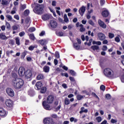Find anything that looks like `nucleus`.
<instances>
[{
	"label": "nucleus",
	"mask_w": 124,
	"mask_h": 124,
	"mask_svg": "<svg viewBox=\"0 0 124 124\" xmlns=\"http://www.w3.org/2000/svg\"><path fill=\"white\" fill-rule=\"evenodd\" d=\"M78 105V103H76L74 104H73L71 106V108H74V107H76V106H77V105Z\"/></svg>",
	"instance_id": "nucleus-59"
},
{
	"label": "nucleus",
	"mask_w": 124,
	"mask_h": 124,
	"mask_svg": "<svg viewBox=\"0 0 124 124\" xmlns=\"http://www.w3.org/2000/svg\"><path fill=\"white\" fill-rule=\"evenodd\" d=\"M42 10H43V5L42 4H36L33 9V12L36 14H42Z\"/></svg>",
	"instance_id": "nucleus-3"
},
{
	"label": "nucleus",
	"mask_w": 124,
	"mask_h": 124,
	"mask_svg": "<svg viewBox=\"0 0 124 124\" xmlns=\"http://www.w3.org/2000/svg\"><path fill=\"white\" fill-rule=\"evenodd\" d=\"M108 48H107V46H103V48H102V50L103 51H107Z\"/></svg>",
	"instance_id": "nucleus-60"
},
{
	"label": "nucleus",
	"mask_w": 124,
	"mask_h": 124,
	"mask_svg": "<svg viewBox=\"0 0 124 124\" xmlns=\"http://www.w3.org/2000/svg\"><path fill=\"white\" fill-rule=\"evenodd\" d=\"M98 23L101 28H103V29H106V24H105L103 21H101V20H99Z\"/></svg>",
	"instance_id": "nucleus-15"
},
{
	"label": "nucleus",
	"mask_w": 124,
	"mask_h": 124,
	"mask_svg": "<svg viewBox=\"0 0 124 124\" xmlns=\"http://www.w3.org/2000/svg\"><path fill=\"white\" fill-rule=\"evenodd\" d=\"M28 31L30 32H33V31H35V28L34 27H31L29 29Z\"/></svg>",
	"instance_id": "nucleus-35"
},
{
	"label": "nucleus",
	"mask_w": 124,
	"mask_h": 124,
	"mask_svg": "<svg viewBox=\"0 0 124 124\" xmlns=\"http://www.w3.org/2000/svg\"><path fill=\"white\" fill-rule=\"evenodd\" d=\"M114 35L113 33H108V37L110 39L113 38L114 37Z\"/></svg>",
	"instance_id": "nucleus-46"
},
{
	"label": "nucleus",
	"mask_w": 124,
	"mask_h": 124,
	"mask_svg": "<svg viewBox=\"0 0 124 124\" xmlns=\"http://www.w3.org/2000/svg\"><path fill=\"white\" fill-rule=\"evenodd\" d=\"M15 40L16 44L19 46L20 45V38L19 37H16Z\"/></svg>",
	"instance_id": "nucleus-28"
},
{
	"label": "nucleus",
	"mask_w": 124,
	"mask_h": 124,
	"mask_svg": "<svg viewBox=\"0 0 124 124\" xmlns=\"http://www.w3.org/2000/svg\"><path fill=\"white\" fill-rule=\"evenodd\" d=\"M25 34H26V33L24 31H22L19 33V35L20 37H22V36H24Z\"/></svg>",
	"instance_id": "nucleus-41"
},
{
	"label": "nucleus",
	"mask_w": 124,
	"mask_h": 124,
	"mask_svg": "<svg viewBox=\"0 0 124 124\" xmlns=\"http://www.w3.org/2000/svg\"><path fill=\"white\" fill-rule=\"evenodd\" d=\"M52 6H56L57 5V1L54 0L52 2Z\"/></svg>",
	"instance_id": "nucleus-53"
},
{
	"label": "nucleus",
	"mask_w": 124,
	"mask_h": 124,
	"mask_svg": "<svg viewBox=\"0 0 124 124\" xmlns=\"http://www.w3.org/2000/svg\"><path fill=\"white\" fill-rule=\"evenodd\" d=\"M64 21L65 23H67L69 21L68 17H67V15L66 14L64 15Z\"/></svg>",
	"instance_id": "nucleus-34"
},
{
	"label": "nucleus",
	"mask_w": 124,
	"mask_h": 124,
	"mask_svg": "<svg viewBox=\"0 0 124 124\" xmlns=\"http://www.w3.org/2000/svg\"><path fill=\"white\" fill-rule=\"evenodd\" d=\"M6 91L9 96H11L12 97H13V96H14L15 93L14 91H13V89L11 88H7Z\"/></svg>",
	"instance_id": "nucleus-6"
},
{
	"label": "nucleus",
	"mask_w": 124,
	"mask_h": 124,
	"mask_svg": "<svg viewBox=\"0 0 124 124\" xmlns=\"http://www.w3.org/2000/svg\"><path fill=\"white\" fill-rule=\"evenodd\" d=\"M61 75L62 76H65V77H66V78L68 77V74L67 73H62Z\"/></svg>",
	"instance_id": "nucleus-51"
},
{
	"label": "nucleus",
	"mask_w": 124,
	"mask_h": 124,
	"mask_svg": "<svg viewBox=\"0 0 124 124\" xmlns=\"http://www.w3.org/2000/svg\"><path fill=\"white\" fill-rule=\"evenodd\" d=\"M12 84L15 89H21L24 86V80L21 78H14Z\"/></svg>",
	"instance_id": "nucleus-1"
},
{
	"label": "nucleus",
	"mask_w": 124,
	"mask_h": 124,
	"mask_svg": "<svg viewBox=\"0 0 124 124\" xmlns=\"http://www.w3.org/2000/svg\"><path fill=\"white\" fill-rule=\"evenodd\" d=\"M96 121H97L98 123H100L102 121V118L101 117L99 116L96 118Z\"/></svg>",
	"instance_id": "nucleus-40"
},
{
	"label": "nucleus",
	"mask_w": 124,
	"mask_h": 124,
	"mask_svg": "<svg viewBox=\"0 0 124 124\" xmlns=\"http://www.w3.org/2000/svg\"><path fill=\"white\" fill-rule=\"evenodd\" d=\"M102 15L103 17H108V15H109V12L107 10H105L102 12Z\"/></svg>",
	"instance_id": "nucleus-21"
},
{
	"label": "nucleus",
	"mask_w": 124,
	"mask_h": 124,
	"mask_svg": "<svg viewBox=\"0 0 124 124\" xmlns=\"http://www.w3.org/2000/svg\"><path fill=\"white\" fill-rule=\"evenodd\" d=\"M100 89L101 91H103V92H104V91H105V86L103 85H101Z\"/></svg>",
	"instance_id": "nucleus-42"
},
{
	"label": "nucleus",
	"mask_w": 124,
	"mask_h": 124,
	"mask_svg": "<svg viewBox=\"0 0 124 124\" xmlns=\"http://www.w3.org/2000/svg\"><path fill=\"white\" fill-rule=\"evenodd\" d=\"M70 101H69V99L67 98H66L64 100V104L65 105H68V104H70Z\"/></svg>",
	"instance_id": "nucleus-32"
},
{
	"label": "nucleus",
	"mask_w": 124,
	"mask_h": 124,
	"mask_svg": "<svg viewBox=\"0 0 124 124\" xmlns=\"http://www.w3.org/2000/svg\"><path fill=\"white\" fill-rule=\"evenodd\" d=\"M5 25L7 30H10L11 26H10V24L9 23V22L6 21Z\"/></svg>",
	"instance_id": "nucleus-30"
},
{
	"label": "nucleus",
	"mask_w": 124,
	"mask_h": 124,
	"mask_svg": "<svg viewBox=\"0 0 124 124\" xmlns=\"http://www.w3.org/2000/svg\"><path fill=\"white\" fill-rule=\"evenodd\" d=\"M69 79L70 80V81H71V82H75V79H74V78L72 77H70Z\"/></svg>",
	"instance_id": "nucleus-54"
},
{
	"label": "nucleus",
	"mask_w": 124,
	"mask_h": 124,
	"mask_svg": "<svg viewBox=\"0 0 124 124\" xmlns=\"http://www.w3.org/2000/svg\"><path fill=\"white\" fill-rule=\"evenodd\" d=\"M50 26L51 27V28L55 29L57 28V26H58V23H57V21H56V20H51L50 21Z\"/></svg>",
	"instance_id": "nucleus-12"
},
{
	"label": "nucleus",
	"mask_w": 124,
	"mask_h": 124,
	"mask_svg": "<svg viewBox=\"0 0 124 124\" xmlns=\"http://www.w3.org/2000/svg\"><path fill=\"white\" fill-rule=\"evenodd\" d=\"M8 38L4 35L3 33H0V39L1 40H5Z\"/></svg>",
	"instance_id": "nucleus-18"
},
{
	"label": "nucleus",
	"mask_w": 124,
	"mask_h": 124,
	"mask_svg": "<svg viewBox=\"0 0 124 124\" xmlns=\"http://www.w3.org/2000/svg\"><path fill=\"white\" fill-rule=\"evenodd\" d=\"M28 35L29 38L31 39V40H35V37H34V34L33 33L29 34Z\"/></svg>",
	"instance_id": "nucleus-26"
},
{
	"label": "nucleus",
	"mask_w": 124,
	"mask_h": 124,
	"mask_svg": "<svg viewBox=\"0 0 124 124\" xmlns=\"http://www.w3.org/2000/svg\"><path fill=\"white\" fill-rule=\"evenodd\" d=\"M73 47L76 50H79L80 49V46H79V45L76 43H74L73 44Z\"/></svg>",
	"instance_id": "nucleus-23"
},
{
	"label": "nucleus",
	"mask_w": 124,
	"mask_h": 124,
	"mask_svg": "<svg viewBox=\"0 0 124 124\" xmlns=\"http://www.w3.org/2000/svg\"><path fill=\"white\" fill-rule=\"evenodd\" d=\"M106 98L107 99H110V98H111V95H110L109 94H107L106 95Z\"/></svg>",
	"instance_id": "nucleus-55"
},
{
	"label": "nucleus",
	"mask_w": 124,
	"mask_h": 124,
	"mask_svg": "<svg viewBox=\"0 0 124 124\" xmlns=\"http://www.w3.org/2000/svg\"><path fill=\"white\" fill-rule=\"evenodd\" d=\"M44 75L43 74H40L37 77V80H41L42 79H44Z\"/></svg>",
	"instance_id": "nucleus-27"
},
{
	"label": "nucleus",
	"mask_w": 124,
	"mask_h": 124,
	"mask_svg": "<svg viewBox=\"0 0 124 124\" xmlns=\"http://www.w3.org/2000/svg\"><path fill=\"white\" fill-rule=\"evenodd\" d=\"M5 104L7 107H12V106H13V101L10 99H6L5 101Z\"/></svg>",
	"instance_id": "nucleus-8"
},
{
	"label": "nucleus",
	"mask_w": 124,
	"mask_h": 124,
	"mask_svg": "<svg viewBox=\"0 0 124 124\" xmlns=\"http://www.w3.org/2000/svg\"><path fill=\"white\" fill-rule=\"evenodd\" d=\"M101 5H103L105 3V0H100V1Z\"/></svg>",
	"instance_id": "nucleus-52"
},
{
	"label": "nucleus",
	"mask_w": 124,
	"mask_h": 124,
	"mask_svg": "<svg viewBox=\"0 0 124 124\" xmlns=\"http://www.w3.org/2000/svg\"><path fill=\"white\" fill-rule=\"evenodd\" d=\"M56 34L58 36H62L63 35V32L62 31H56Z\"/></svg>",
	"instance_id": "nucleus-33"
},
{
	"label": "nucleus",
	"mask_w": 124,
	"mask_h": 124,
	"mask_svg": "<svg viewBox=\"0 0 124 124\" xmlns=\"http://www.w3.org/2000/svg\"><path fill=\"white\" fill-rule=\"evenodd\" d=\"M88 22L90 24V25H91V26H94V23H93L92 20H89Z\"/></svg>",
	"instance_id": "nucleus-47"
},
{
	"label": "nucleus",
	"mask_w": 124,
	"mask_h": 124,
	"mask_svg": "<svg viewBox=\"0 0 124 124\" xmlns=\"http://www.w3.org/2000/svg\"><path fill=\"white\" fill-rule=\"evenodd\" d=\"M44 124H54V121L52 118H46L44 120Z\"/></svg>",
	"instance_id": "nucleus-5"
},
{
	"label": "nucleus",
	"mask_w": 124,
	"mask_h": 124,
	"mask_svg": "<svg viewBox=\"0 0 124 124\" xmlns=\"http://www.w3.org/2000/svg\"><path fill=\"white\" fill-rule=\"evenodd\" d=\"M6 18L8 19V21H11V22H16L15 20L13 19L12 18V16H10V15H6Z\"/></svg>",
	"instance_id": "nucleus-19"
},
{
	"label": "nucleus",
	"mask_w": 124,
	"mask_h": 124,
	"mask_svg": "<svg viewBox=\"0 0 124 124\" xmlns=\"http://www.w3.org/2000/svg\"><path fill=\"white\" fill-rule=\"evenodd\" d=\"M86 11V7L82 6L78 10L79 14L81 16H83L85 12Z\"/></svg>",
	"instance_id": "nucleus-11"
},
{
	"label": "nucleus",
	"mask_w": 124,
	"mask_h": 124,
	"mask_svg": "<svg viewBox=\"0 0 124 124\" xmlns=\"http://www.w3.org/2000/svg\"><path fill=\"white\" fill-rule=\"evenodd\" d=\"M55 57L56 58H57V59H60V53H59V52L56 51L55 52Z\"/></svg>",
	"instance_id": "nucleus-44"
},
{
	"label": "nucleus",
	"mask_w": 124,
	"mask_h": 124,
	"mask_svg": "<svg viewBox=\"0 0 124 124\" xmlns=\"http://www.w3.org/2000/svg\"><path fill=\"white\" fill-rule=\"evenodd\" d=\"M91 49H92L93 51H97L99 50V46H91Z\"/></svg>",
	"instance_id": "nucleus-24"
},
{
	"label": "nucleus",
	"mask_w": 124,
	"mask_h": 124,
	"mask_svg": "<svg viewBox=\"0 0 124 124\" xmlns=\"http://www.w3.org/2000/svg\"><path fill=\"white\" fill-rule=\"evenodd\" d=\"M26 73V70H25V68L23 67H19L18 69V74L20 77H23L24 75H25Z\"/></svg>",
	"instance_id": "nucleus-4"
},
{
	"label": "nucleus",
	"mask_w": 124,
	"mask_h": 124,
	"mask_svg": "<svg viewBox=\"0 0 124 124\" xmlns=\"http://www.w3.org/2000/svg\"><path fill=\"white\" fill-rule=\"evenodd\" d=\"M24 14L25 16H28V15H29V14H30V10H26L24 12Z\"/></svg>",
	"instance_id": "nucleus-39"
},
{
	"label": "nucleus",
	"mask_w": 124,
	"mask_h": 124,
	"mask_svg": "<svg viewBox=\"0 0 124 124\" xmlns=\"http://www.w3.org/2000/svg\"><path fill=\"white\" fill-rule=\"evenodd\" d=\"M92 42H93V39L89 40V42L87 44L88 46H91L92 45Z\"/></svg>",
	"instance_id": "nucleus-50"
},
{
	"label": "nucleus",
	"mask_w": 124,
	"mask_h": 124,
	"mask_svg": "<svg viewBox=\"0 0 124 124\" xmlns=\"http://www.w3.org/2000/svg\"><path fill=\"white\" fill-rule=\"evenodd\" d=\"M27 55V51H24L21 56V59H25V57H26Z\"/></svg>",
	"instance_id": "nucleus-38"
},
{
	"label": "nucleus",
	"mask_w": 124,
	"mask_h": 124,
	"mask_svg": "<svg viewBox=\"0 0 124 124\" xmlns=\"http://www.w3.org/2000/svg\"><path fill=\"white\" fill-rule=\"evenodd\" d=\"M6 115V112L3 108H0V116L3 117Z\"/></svg>",
	"instance_id": "nucleus-16"
},
{
	"label": "nucleus",
	"mask_w": 124,
	"mask_h": 124,
	"mask_svg": "<svg viewBox=\"0 0 124 124\" xmlns=\"http://www.w3.org/2000/svg\"><path fill=\"white\" fill-rule=\"evenodd\" d=\"M62 87L64 88V89H67V85H66V84L65 83H63L62 84Z\"/></svg>",
	"instance_id": "nucleus-62"
},
{
	"label": "nucleus",
	"mask_w": 124,
	"mask_h": 124,
	"mask_svg": "<svg viewBox=\"0 0 124 124\" xmlns=\"http://www.w3.org/2000/svg\"><path fill=\"white\" fill-rule=\"evenodd\" d=\"M42 105L44 109L46 110H51V107L47 104V102H46V101H43Z\"/></svg>",
	"instance_id": "nucleus-9"
},
{
	"label": "nucleus",
	"mask_w": 124,
	"mask_h": 124,
	"mask_svg": "<svg viewBox=\"0 0 124 124\" xmlns=\"http://www.w3.org/2000/svg\"><path fill=\"white\" fill-rule=\"evenodd\" d=\"M38 43H40L41 45L44 46L47 44V40L46 39L41 40L38 41Z\"/></svg>",
	"instance_id": "nucleus-20"
},
{
	"label": "nucleus",
	"mask_w": 124,
	"mask_h": 124,
	"mask_svg": "<svg viewBox=\"0 0 124 124\" xmlns=\"http://www.w3.org/2000/svg\"><path fill=\"white\" fill-rule=\"evenodd\" d=\"M115 41L116 42H120V38H119V37H116L115 38Z\"/></svg>",
	"instance_id": "nucleus-64"
},
{
	"label": "nucleus",
	"mask_w": 124,
	"mask_h": 124,
	"mask_svg": "<svg viewBox=\"0 0 124 124\" xmlns=\"http://www.w3.org/2000/svg\"><path fill=\"white\" fill-rule=\"evenodd\" d=\"M21 8L24 10V9H26L27 8V5L26 4L21 5Z\"/></svg>",
	"instance_id": "nucleus-48"
},
{
	"label": "nucleus",
	"mask_w": 124,
	"mask_h": 124,
	"mask_svg": "<svg viewBox=\"0 0 124 124\" xmlns=\"http://www.w3.org/2000/svg\"><path fill=\"white\" fill-rule=\"evenodd\" d=\"M44 34H45V31H42L39 34V35H40V36H43V35H44Z\"/></svg>",
	"instance_id": "nucleus-63"
},
{
	"label": "nucleus",
	"mask_w": 124,
	"mask_h": 124,
	"mask_svg": "<svg viewBox=\"0 0 124 124\" xmlns=\"http://www.w3.org/2000/svg\"><path fill=\"white\" fill-rule=\"evenodd\" d=\"M19 25H14L13 26V31H17V30H18V28H19Z\"/></svg>",
	"instance_id": "nucleus-36"
},
{
	"label": "nucleus",
	"mask_w": 124,
	"mask_h": 124,
	"mask_svg": "<svg viewBox=\"0 0 124 124\" xmlns=\"http://www.w3.org/2000/svg\"><path fill=\"white\" fill-rule=\"evenodd\" d=\"M70 73H71V75H72V76H75L76 75V73H75V72L72 70H70Z\"/></svg>",
	"instance_id": "nucleus-45"
},
{
	"label": "nucleus",
	"mask_w": 124,
	"mask_h": 124,
	"mask_svg": "<svg viewBox=\"0 0 124 124\" xmlns=\"http://www.w3.org/2000/svg\"><path fill=\"white\" fill-rule=\"evenodd\" d=\"M50 18V16L48 14H45L42 16V19L43 21H46V20H48Z\"/></svg>",
	"instance_id": "nucleus-17"
},
{
	"label": "nucleus",
	"mask_w": 124,
	"mask_h": 124,
	"mask_svg": "<svg viewBox=\"0 0 124 124\" xmlns=\"http://www.w3.org/2000/svg\"><path fill=\"white\" fill-rule=\"evenodd\" d=\"M41 88H42V83L40 81L36 82L35 87L36 90H41Z\"/></svg>",
	"instance_id": "nucleus-13"
},
{
	"label": "nucleus",
	"mask_w": 124,
	"mask_h": 124,
	"mask_svg": "<svg viewBox=\"0 0 124 124\" xmlns=\"http://www.w3.org/2000/svg\"><path fill=\"white\" fill-rule=\"evenodd\" d=\"M52 118H54V119H57L58 118V116L57 114H53L51 115Z\"/></svg>",
	"instance_id": "nucleus-61"
},
{
	"label": "nucleus",
	"mask_w": 124,
	"mask_h": 124,
	"mask_svg": "<svg viewBox=\"0 0 124 124\" xmlns=\"http://www.w3.org/2000/svg\"><path fill=\"white\" fill-rule=\"evenodd\" d=\"M25 45H29L30 44V40L28 39H25Z\"/></svg>",
	"instance_id": "nucleus-49"
},
{
	"label": "nucleus",
	"mask_w": 124,
	"mask_h": 124,
	"mask_svg": "<svg viewBox=\"0 0 124 124\" xmlns=\"http://www.w3.org/2000/svg\"><path fill=\"white\" fill-rule=\"evenodd\" d=\"M34 48H37V45H34V46H31L29 47L28 49L29 51H33L34 49Z\"/></svg>",
	"instance_id": "nucleus-25"
},
{
	"label": "nucleus",
	"mask_w": 124,
	"mask_h": 124,
	"mask_svg": "<svg viewBox=\"0 0 124 124\" xmlns=\"http://www.w3.org/2000/svg\"><path fill=\"white\" fill-rule=\"evenodd\" d=\"M15 19H16V20H20V17H19L18 15H15L14 16Z\"/></svg>",
	"instance_id": "nucleus-56"
},
{
	"label": "nucleus",
	"mask_w": 124,
	"mask_h": 124,
	"mask_svg": "<svg viewBox=\"0 0 124 124\" xmlns=\"http://www.w3.org/2000/svg\"><path fill=\"white\" fill-rule=\"evenodd\" d=\"M74 26L72 24L69 25L68 26V30H71L73 28Z\"/></svg>",
	"instance_id": "nucleus-57"
},
{
	"label": "nucleus",
	"mask_w": 124,
	"mask_h": 124,
	"mask_svg": "<svg viewBox=\"0 0 124 124\" xmlns=\"http://www.w3.org/2000/svg\"><path fill=\"white\" fill-rule=\"evenodd\" d=\"M46 102L48 104H51L54 102V96L52 95H49L48 96L46 99Z\"/></svg>",
	"instance_id": "nucleus-10"
},
{
	"label": "nucleus",
	"mask_w": 124,
	"mask_h": 124,
	"mask_svg": "<svg viewBox=\"0 0 124 124\" xmlns=\"http://www.w3.org/2000/svg\"><path fill=\"white\" fill-rule=\"evenodd\" d=\"M1 4L2 5H7V4H8V1L6 0H2Z\"/></svg>",
	"instance_id": "nucleus-31"
},
{
	"label": "nucleus",
	"mask_w": 124,
	"mask_h": 124,
	"mask_svg": "<svg viewBox=\"0 0 124 124\" xmlns=\"http://www.w3.org/2000/svg\"><path fill=\"white\" fill-rule=\"evenodd\" d=\"M41 89V93H46V91H47V88H46V87H44Z\"/></svg>",
	"instance_id": "nucleus-29"
},
{
	"label": "nucleus",
	"mask_w": 124,
	"mask_h": 124,
	"mask_svg": "<svg viewBox=\"0 0 124 124\" xmlns=\"http://www.w3.org/2000/svg\"><path fill=\"white\" fill-rule=\"evenodd\" d=\"M85 29L84 27L82 28H80V29H79L80 31H81V32H83V31H85Z\"/></svg>",
	"instance_id": "nucleus-58"
},
{
	"label": "nucleus",
	"mask_w": 124,
	"mask_h": 124,
	"mask_svg": "<svg viewBox=\"0 0 124 124\" xmlns=\"http://www.w3.org/2000/svg\"><path fill=\"white\" fill-rule=\"evenodd\" d=\"M98 37L100 40H104V39L106 38L105 35L102 33H98Z\"/></svg>",
	"instance_id": "nucleus-14"
},
{
	"label": "nucleus",
	"mask_w": 124,
	"mask_h": 124,
	"mask_svg": "<svg viewBox=\"0 0 124 124\" xmlns=\"http://www.w3.org/2000/svg\"><path fill=\"white\" fill-rule=\"evenodd\" d=\"M117 122L118 120L114 119H111V120H110V122L111 123V124H116V123H117Z\"/></svg>",
	"instance_id": "nucleus-43"
},
{
	"label": "nucleus",
	"mask_w": 124,
	"mask_h": 124,
	"mask_svg": "<svg viewBox=\"0 0 124 124\" xmlns=\"http://www.w3.org/2000/svg\"><path fill=\"white\" fill-rule=\"evenodd\" d=\"M32 71L31 70H27L26 72H25V77L27 78H31V76H32Z\"/></svg>",
	"instance_id": "nucleus-7"
},
{
	"label": "nucleus",
	"mask_w": 124,
	"mask_h": 124,
	"mask_svg": "<svg viewBox=\"0 0 124 124\" xmlns=\"http://www.w3.org/2000/svg\"><path fill=\"white\" fill-rule=\"evenodd\" d=\"M49 70L50 67L48 66H45L43 68V71H44V72H49Z\"/></svg>",
	"instance_id": "nucleus-22"
},
{
	"label": "nucleus",
	"mask_w": 124,
	"mask_h": 124,
	"mask_svg": "<svg viewBox=\"0 0 124 124\" xmlns=\"http://www.w3.org/2000/svg\"><path fill=\"white\" fill-rule=\"evenodd\" d=\"M103 73L108 78L113 79L114 78V71L110 68H107L104 70Z\"/></svg>",
	"instance_id": "nucleus-2"
},
{
	"label": "nucleus",
	"mask_w": 124,
	"mask_h": 124,
	"mask_svg": "<svg viewBox=\"0 0 124 124\" xmlns=\"http://www.w3.org/2000/svg\"><path fill=\"white\" fill-rule=\"evenodd\" d=\"M77 98L78 100H81V99L84 98V97L82 95L78 94L77 96Z\"/></svg>",
	"instance_id": "nucleus-37"
}]
</instances>
